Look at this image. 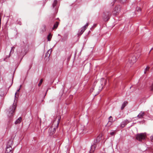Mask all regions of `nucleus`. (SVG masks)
<instances>
[{
	"mask_svg": "<svg viewBox=\"0 0 153 153\" xmlns=\"http://www.w3.org/2000/svg\"><path fill=\"white\" fill-rule=\"evenodd\" d=\"M56 118L58 119V121H57V125H58L59 123V121L60 120V119H61V117H57Z\"/></svg>",
	"mask_w": 153,
	"mask_h": 153,
	"instance_id": "aec40b11",
	"label": "nucleus"
},
{
	"mask_svg": "<svg viewBox=\"0 0 153 153\" xmlns=\"http://www.w3.org/2000/svg\"><path fill=\"white\" fill-rule=\"evenodd\" d=\"M149 68H147H147H146V69H145V70H146V71H148V70Z\"/></svg>",
	"mask_w": 153,
	"mask_h": 153,
	"instance_id": "7c9ffc66",
	"label": "nucleus"
},
{
	"mask_svg": "<svg viewBox=\"0 0 153 153\" xmlns=\"http://www.w3.org/2000/svg\"><path fill=\"white\" fill-rule=\"evenodd\" d=\"M146 70H145L144 72V74H146Z\"/></svg>",
	"mask_w": 153,
	"mask_h": 153,
	"instance_id": "72a5a7b5",
	"label": "nucleus"
},
{
	"mask_svg": "<svg viewBox=\"0 0 153 153\" xmlns=\"http://www.w3.org/2000/svg\"><path fill=\"white\" fill-rule=\"evenodd\" d=\"M114 1H116V0H114Z\"/></svg>",
	"mask_w": 153,
	"mask_h": 153,
	"instance_id": "79ce46f5",
	"label": "nucleus"
},
{
	"mask_svg": "<svg viewBox=\"0 0 153 153\" xmlns=\"http://www.w3.org/2000/svg\"><path fill=\"white\" fill-rule=\"evenodd\" d=\"M145 113L143 111H141L137 116V117L140 119H142L143 118V116L145 115Z\"/></svg>",
	"mask_w": 153,
	"mask_h": 153,
	"instance_id": "6e6552de",
	"label": "nucleus"
},
{
	"mask_svg": "<svg viewBox=\"0 0 153 153\" xmlns=\"http://www.w3.org/2000/svg\"><path fill=\"white\" fill-rule=\"evenodd\" d=\"M150 138L151 139L152 141H153V136H152Z\"/></svg>",
	"mask_w": 153,
	"mask_h": 153,
	"instance_id": "cd10ccee",
	"label": "nucleus"
},
{
	"mask_svg": "<svg viewBox=\"0 0 153 153\" xmlns=\"http://www.w3.org/2000/svg\"><path fill=\"white\" fill-rule=\"evenodd\" d=\"M16 94H17V92H16L15 93V97H16Z\"/></svg>",
	"mask_w": 153,
	"mask_h": 153,
	"instance_id": "2f4dec72",
	"label": "nucleus"
},
{
	"mask_svg": "<svg viewBox=\"0 0 153 153\" xmlns=\"http://www.w3.org/2000/svg\"><path fill=\"white\" fill-rule=\"evenodd\" d=\"M96 146L95 144H94L91 146L90 151V153H93L95 150Z\"/></svg>",
	"mask_w": 153,
	"mask_h": 153,
	"instance_id": "1a4fd4ad",
	"label": "nucleus"
},
{
	"mask_svg": "<svg viewBox=\"0 0 153 153\" xmlns=\"http://www.w3.org/2000/svg\"><path fill=\"white\" fill-rule=\"evenodd\" d=\"M146 137V135L145 134L141 133L137 135L136 138L137 140L141 141L145 139Z\"/></svg>",
	"mask_w": 153,
	"mask_h": 153,
	"instance_id": "f03ea898",
	"label": "nucleus"
},
{
	"mask_svg": "<svg viewBox=\"0 0 153 153\" xmlns=\"http://www.w3.org/2000/svg\"><path fill=\"white\" fill-rule=\"evenodd\" d=\"M50 49H49V51H48V52L49 51H50Z\"/></svg>",
	"mask_w": 153,
	"mask_h": 153,
	"instance_id": "4c0bfd02",
	"label": "nucleus"
},
{
	"mask_svg": "<svg viewBox=\"0 0 153 153\" xmlns=\"http://www.w3.org/2000/svg\"><path fill=\"white\" fill-rule=\"evenodd\" d=\"M50 49H49V51H48V52L49 51H50Z\"/></svg>",
	"mask_w": 153,
	"mask_h": 153,
	"instance_id": "ea45409f",
	"label": "nucleus"
},
{
	"mask_svg": "<svg viewBox=\"0 0 153 153\" xmlns=\"http://www.w3.org/2000/svg\"><path fill=\"white\" fill-rule=\"evenodd\" d=\"M50 49H49V51H48V52L49 51H50Z\"/></svg>",
	"mask_w": 153,
	"mask_h": 153,
	"instance_id": "c9c22d12",
	"label": "nucleus"
},
{
	"mask_svg": "<svg viewBox=\"0 0 153 153\" xmlns=\"http://www.w3.org/2000/svg\"><path fill=\"white\" fill-rule=\"evenodd\" d=\"M57 1L56 0H54L53 1V4L52 5L53 7V8L55 7L56 5L57 4Z\"/></svg>",
	"mask_w": 153,
	"mask_h": 153,
	"instance_id": "dca6fc26",
	"label": "nucleus"
},
{
	"mask_svg": "<svg viewBox=\"0 0 153 153\" xmlns=\"http://www.w3.org/2000/svg\"><path fill=\"white\" fill-rule=\"evenodd\" d=\"M137 61V58L135 56H132L130 57L129 59V63L133 64L134 63Z\"/></svg>",
	"mask_w": 153,
	"mask_h": 153,
	"instance_id": "423d86ee",
	"label": "nucleus"
},
{
	"mask_svg": "<svg viewBox=\"0 0 153 153\" xmlns=\"http://www.w3.org/2000/svg\"><path fill=\"white\" fill-rule=\"evenodd\" d=\"M137 11H141V9L139 7H137Z\"/></svg>",
	"mask_w": 153,
	"mask_h": 153,
	"instance_id": "393cba45",
	"label": "nucleus"
},
{
	"mask_svg": "<svg viewBox=\"0 0 153 153\" xmlns=\"http://www.w3.org/2000/svg\"><path fill=\"white\" fill-rule=\"evenodd\" d=\"M50 49H49V51H48V52L49 51H50Z\"/></svg>",
	"mask_w": 153,
	"mask_h": 153,
	"instance_id": "f704fd0d",
	"label": "nucleus"
},
{
	"mask_svg": "<svg viewBox=\"0 0 153 153\" xmlns=\"http://www.w3.org/2000/svg\"><path fill=\"white\" fill-rule=\"evenodd\" d=\"M150 90L152 91H153V83L152 84L151 86H150Z\"/></svg>",
	"mask_w": 153,
	"mask_h": 153,
	"instance_id": "5701e85b",
	"label": "nucleus"
},
{
	"mask_svg": "<svg viewBox=\"0 0 153 153\" xmlns=\"http://www.w3.org/2000/svg\"><path fill=\"white\" fill-rule=\"evenodd\" d=\"M108 120H109L107 124H109V125H111L113 122L112 117L111 116H110L108 118Z\"/></svg>",
	"mask_w": 153,
	"mask_h": 153,
	"instance_id": "f8f14e48",
	"label": "nucleus"
},
{
	"mask_svg": "<svg viewBox=\"0 0 153 153\" xmlns=\"http://www.w3.org/2000/svg\"><path fill=\"white\" fill-rule=\"evenodd\" d=\"M88 25L89 24L88 23H86V24L85 25H84L80 29V30L79 31V32L77 34L78 36H80L86 30V27H88Z\"/></svg>",
	"mask_w": 153,
	"mask_h": 153,
	"instance_id": "20e7f679",
	"label": "nucleus"
},
{
	"mask_svg": "<svg viewBox=\"0 0 153 153\" xmlns=\"http://www.w3.org/2000/svg\"><path fill=\"white\" fill-rule=\"evenodd\" d=\"M120 6H116L114 8V11L112 12L113 14L116 15L120 11Z\"/></svg>",
	"mask_w": 153,
	"mask_h": 153,
	"instance_id": "39448f33",
	"label": "nucleus"
},
{
	"mask_svg": "<svg viewBox=\"0 0 153 153\" xmlns=\"http://www.w3.org/2000/svg\"><path fill=\"white\" fill-rule=\"evenodd\" d=\"M13 144V141L12 140H10L7 143V147H11Z\"/></svg>",
	"mask_w": 153,
	"mask_h": 153,
	"instance_id": "9b49d317",
	"label": "nucleus"
},
{
	"mask_svg": "<svg viewBox=\"0 0 153 153\" xmlns=\"http://www.w3.org/2000/svg\"><path fill=\"white\" fill-rule=\"evenodd\" d=\"M22 120V118L21 117H19L16 120L15 122V124H16L20 123L21 121Z\"/></svg>",
	"mask_w": 153,
	"mask_h": 153,
	"instance_id": "4468645a",
	"label": "nucleus"
},
{
	"mask_svg": "<svg viewBox=\"0 0 153 153\" xmlns=\"http://www.w3.org/2000/svg\"><path fill=\"white\" fill-rule=\"evenodd\" d=\"M152 50V49H151V50L150 51H149V53H150V52H151V50Z\"/></svg>",
	"mask_w": 153,
	"mask_h": 153,
	"instance_id": "a19ab883",
	"label": "nucleus"
},
{
	"mask_svg": "<svg viewBox=\"0 0 153 153\" xmlns=\"http://www.w3.org/2000/svg\"><path fill=\"white\" fill-rule=\"evenodd\" d=\"M120 1H121L122 3H124L126 2V0H120Z\"/></svg>",
	"mask_w": 153,
	"mask_h": 153,
	"instance_id": "bb28decb",
	"label": "nucleus"
},
{
	"mask_svg": "<svg viewBox=\"0 0 153 153\" xmlns=\"http://www.w3.org/2000/svg\"><path fill=\"white\" fill-rule=\"evenodd\" d=\"M106 81L105 79L103 78H101L100 80L96 82L95 85V87L92 88L90 89V92H92L94 91V92L96 93L94 94L95 96L99 94V92L101 91L103 88V85H105Z\"/></svg>",
	"mask_w": 153,
	"mask_h": 153,
	"instance_id": "f257e3e1",
	"label": "nucleus"
},
{
	"mask_svg": "<svg viewBox=\"0 0 153 153\" xmlns=\"http://www.w3.org/2000/svg\"><path fill=\"white\" fill-rule=\"evenodd\" d=\"M50 49H49V51H48V52L49 51H50Z\"/></svg>",
	"mask_w": 153,
	"mask_h": 153,
	"instance_id": "58836bf2",
	"label": "nucleus"
},
{
	"mask_svg": "<svg viewBox=\"0 0 153 153\" xmlns=\"http://www.w3.org/2000/svg\"><path fill=\"white\" fill-rule=\"evenodd\" d=\"M52 129V128H49V131L50 132V131H51Z\"/></svg>",
	"mask_w": 153,
	"mask_h": 153,
	"instance_id": "c756f323",
	"label": "nucleus"
},
{
	"mask_svg": "<svg viewBox=\"0 0 153 153\" xmlns=\"http://www.w3.org/2000/svg\"><path fill=\"white\" fill-rule=\"evenodd\" d=\"M21 86V85H20V88L18 90H17V92H18V91H19Z\"/></svg>",
	"mask_w": 153,
	"mask_h": 153,
	"instance_id": "c85d7f7f",
	"label": "nucleus"
},
{
	"mask_svg": "<svg viewBox=\"0 0 153 153\" xmlns=\"http://www.w3.org/2000/svg\"><path fill=\"white\" fill-rule=\"evenodd\" d=\"M16 108V106L14 105H13L10 106L9 110V111L7 113L8 116L10 117L13 115V113L14 112Z\"/></svg>",
	"mask_w": 153,
	"mask_h": 153,
	"instance_id": "7ed1b4c3",
	"label": "nucleus"
},
{
	"mask_svg": "<svg viewBox=\"0 0 153 153\" xmlns=\"http://www.w3.org/2000/svg\"><path fill=\"white\" fill-rule=\"evenodd\" d=\"M59 23L58 22H56L55 24L54 25L53 27L52 28V29L54 30L55 28H56L58 25Z\"/></svg>",
	"mask_w": 153,
	"mask_h": 153,
	"instance_id": "2eb2a0df",
	"label": "nucleus"
},
{
	"mask_svg": "<svg viewBox=\"0 0 153 153\" xmlns=\"http://www.w3.org/2000/svg\"><path fill=\"white\" fill-rule=\"evenodd\" d=\"M111 13H110L108 12V18L106 19H104L105 21H107L109 18V16L110 15Z\"/></svg>",
	"mask_w": 153,
	"mask_h": 153,
	"instance_id": "a211bd4d",
	"label": "nucleus"
},
{
	"mask_svg": "<svg viewBox=\"0 0 153 153\" xmlns=\"http://www.w3.org/2000/svg\"><path fill=\"white\" fill-rule=\"evenodd\" d=\"M53 132H51V133L50 134L51 135H52V134H53L54 133V132H54V131L55 130V128H53Z\"/></svg>",
	"mask_w": 153,
	"mask_h": 153,
	"instance_id": "4be33fe9",
	"label": "nucleus"
},
{
	"mask_svg": "<svg viewBox=\"0 0 153 153\" xmlns=\"http://www.w3.org/2000/svg\"><path fill=\"white\" fill-rule=\"evenodd\" d=\"M43 29L42 30L43 32H44L46 31V26L45 25H44L43 26Z\"/></svg>",
	"mask_w": 153,
	"mask_h": 153,
	"instance_id": "412c9836",
	"label": "nucleus"
},
{
	"mask_svg": "<svg viewBox=\"0 0 153 153\" xmlns=\"http://www.w3.org/2000/svg\"><path fill=\"white\" fill-rule=\"evenodd\" d=\"M128 104V102L127 101H125L123 103L121 107V109L123 110L124 107L126 106Z\"/></svg>",
	"mask_w": 153,
	"mask_h": 153,
	"instance_id": "ddd939ff",
	"label": "nucleus"
},
{
	"mask_svg": "<svg viewBox=\"0 0 153 153\" xmlns=\"http://www.w3.org/2000/svg\"><path fill=\"white\" fill-rule=\"evenodd\" d=\"M99 138H100V137H97V139L96 140V142H95L96 143H97V142H98L99 141V140H98H98H97Z\"/></svg>",
	"mask_w": 153,
	"mask_h": 153,
	"instance_id": "a878e982",
	"label": "nucleus"
},
{
	"mask_svg": "<svg viewBox=\"0 0 153 153\" xmlns=\"http://www.w3.org/2000/svg\"><path fill=\"white\" fill-rule=\"evenodd\" d=\"M42 82H43V79H41L40 81V82H39V83L38 84V86H41V85Z\"/></svg>",
	"mask_w": 153,
	"mask_h": 153,
	"instance_id": "6ab92c4d",
	"label": "nucleus"
},
{
	"mask_svg": "<svg viewBox=\"0 0 153 153\" xmlns=\"http://www.w3.org/2000/svg\"><path fill=\"white\" fill-rule=\"evenodd\" d=\"M51 34H49L48 36L47 37L48 40V41H50L51 40Z\"/></svg>",
	"mask_w": 153,
	"mask_h": 153,
	"instance_id": "f3484780",
	"label": "nucleus"
},
{
	"mask_svg": "<svg viewBox=\"0 0 153 153\" xmlns=\"http://www.w3.org/2000/svg\"><path fill=\"white\" fill-rule=\"evenodd\" d=\"M0 95L1 96H3L2 94H1V93H0Z\"/></svg>",
	"mask_w": 153,
	"mask_h": 153,
	"instance_id": "473e14b6",
	"label": "nucleus"
},
{
	"mask_svg": "<svg viewBox=\"0 0 153 153\" xmlns=\"http://www.w3.org/2000/svg\"><path fill=\"white\" fill-rule=\"evenodd\" d=\"M50 49H49V51H48V52L49 51H50Z\"/></svg>",
	"mask_w": 153,
	"mask_h": 153,
	"instance_id": "e433bc0d",
	"label": "nucleus"
},
{
	"mask_svg": "<svg viewBox=\"0 0 153 153\" xmlns=\"http://www.w3.org/2000/svg\"><path fill=\"white\" fill-rule=\"evenodd\" d=\"M114 133L115 132L114 131H112L110 132V134L112 136L114 134Z\"/></svg>",
	"mask_w": 153,
	"mask_h": 153,
	"instance_id": "b1692460",
	"label": "nucleus"
},
{
	"mask_svg": "<svg viewBox=\"0 0 153 153\" xmlns=\"http://www.w3.org/2000/svg\"><path fill=\"white\" fill-rule=\"evenodd\" d=\"M12 147H9L7 146V149L6 151V153H12Z\"/></svg>",
	"mask_w": 153,
	"mask_h": 153,
	"instance_id": "9d476101",
	"label": "nucleus"
},
{
	"mask_svg": "<svg viewBox=\"0 0 153 153\" xmlns=\"http://www.w3.org/2000/svg\"><path fill=\"white\" fill-rule=\"evenodd\" d=\"M131 122V121L130 120H126L121 123L120 126L122 128H123L127 125V124Z\"/></svg>",
	"mask_w": 153,
	"mask_h": 153,
	"instance_id": "0eeeda50",
	"label": "nucleus"
}]
</instances>
